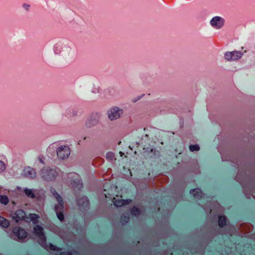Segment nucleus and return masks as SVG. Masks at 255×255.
<instances>
[{"instance_id": "f257e3e1", "label": "nucleus", "mask_w": 255, "mask_h": 255, "mask_svg": "<svg viewBox=\"0 0 255 255\" xmlns=\"http://www.w3.org/2000/svg\"><path fill=\"white\" fill-rule=\"evenodd\" d=\"M12 238L18 241H22L27 237V233L20 227H16L12 230Z\"/></svg>"}, {"instance_id": "f03ea898", "label": "nucleus", "mask_w": 255, "mask_h": 255, "mask_svg": "<svg viewBox=\"0 0 255 255\" xmlns=\"http://www.w3.org/2000/svg\"><path fill=\"white\" fill-rule=\"evenodd\" d=\"M34 234L39 238V244L44 246L46 242V238L43 233V228L40 225H36L33 228Z\"/></svg>"}, {"instance_id": "7ed1b4c3", "label": "nucleus", "mask_w": 255, "mask_h": 255, "mask_svg": "<svg viewBox=\"0 0 255 255\" xmlns=\"http://www.w3.org/2000/svg\"><path fill=\"white\" fill-rule=\"evenodd\" d=\"M41 174L42 178L47 181L55 179L57 175V172L54 170L48 168L43 169Z\"/></svg>"}, {"instance_id": "20e7f679", "label": "nucleus", "mask_w": 255, "mask_h": 255, "mask_svg": "<svg viewBox=\"0 0 255 255\" xmlns=\"http://www.w3.org/2000/svg\"><path fill=\"white\" fill-rule=\"evenodd\" d=\"M57 156L62 159L67 158L70 154V148L67 146H61L57 151Z\"/></svg>"}, {"instance_id": "39448f33", "label": "nucleus", "mask_w": 255, "mask_h": 255, "mask_svg": "<svg viewBox=\"0 0 255 255\" xmlns=\"http://www.w3.org/2000/svg\"><path fill=\"white\" fill-rule=\"evenodd\" d=\"M100 119V115L97 113H93L88 119L86 124L87 127L90 128L97 124Z\"/></svg>"}, {"instance_id": "423d86ee", "label": "nucleus", "mask_w": 255, "mask_h": 255, "mask_svg": "<svg viewBox=\"0 0 255 255\" xmlns=\"http://www.w3.org/2000/svg\"><path fill=\"white\" fill-rule=\"evenodd\" d=\"M242 55L243 54L241 52H228L225 53V58L228 61L237 60L241 58Z\"/></svg>"}, {"instance_id": "0eeeda50", "label": "nucleus", "mask_w": 255, "mask_h": 255, "mask_svg": "<svg viewBox=\"0 0 255 255\" xmlns=\"http://www.w3.org/2000/svg\"><path fill=\"white\" fill-rule=\"evenodd\" d=\"M122 113V110H120L117 107L112 108L109 112V118L111 120H114L119 118L121 114Z\"/></svg>"}, {"instance_id": "6e6552de", "label": "nucleus", "mask_w": 255, "mask_h": 255, "mask_svg": "<svg viewBox=\"0 0 255 255\" xmlns=\"http://www.w3.org/2000/svg\"><path fill=\"white\" fill-rule=\"evenodd\" d=\"M12 218L16 222H18L19 221L24 220L26 218V214L23 210H18L12 215Z\"/></svg>"}, {"instance_id": "1a4fd4ad", "label": "nucleus", "mask_w": 255, "mask_h": 255, "mask_svg": "<svg viewBox=\"0 0 255 255\" xmlns=\"http://www.w3.org/2000/svg\"><path fill=\"white\" fill-rule=\"evenodd\" d=\"M224 23V20L221 17L216 16L211 20V25L216 28H220L223 26Z\"/></svg>"}, {"instance_id": "9d476101", "label": "nucleus", "mask_w": 255, "mask_h": 255, "mask_svg": "<svg viewBox=\"0 0 255 255\" xmlns=\"http://www.w3.org/2000/svg\"><path fill=\"white\" fill-rule=\"evenodd\" d=\"M131 201V200L119 199L116 198H114L113 200L114 205L117 207H121L124 205L128 204Z\"/></svg>"}, {"instance_id": "9b49d317", "label": "nucleus", "mask_w": 255, "mask_h": 255, "mask_svg": "<svg viewBox=\"0 0 255 255\" xmlns=\"http://www.w3.org/2000/svg\"><path fill=\"white\" fill-rule=\"evenodd\" d=\"M77 204L80 207L87 208L89 206V202L86 197H83L77 200Z\"/></svg>"}, {"instance_id": "f8f14e48", "label": "nucleus", "mask_w": 255, "mask_h": 255, "mask_svg": "<svg viewBox=\"0 0 255 255\" xmlns=\"http://www.w3.org/2000/svg\"><path fill=\"white\" fill-rule=\"evenodd\" d=\"M58 203L55 206V212H63L64 209V203L62 198H61V201L59 200H57Z\"/></svg>"}, {"instance_id": "ddd939ff", "label": "nucleus", "mask_w": 255, "mask_h": 255, "mask_svg": "<svg viewBox=\"0 0 255 255\" xmlns=\"http://www.w3.org/2000/svg\"><path fill=\"white\" fill-rule=\"evenodd\" d=\"M190 193L193 194V196L197 199H200L202 197L203 193L201 190L198 188L194 189L190 191Z\"/></svg>"}, {"instance_id": "4468645a", "label": "nucleus", "mask_w": 255, "mask_h": 255, "mask_svg": "<svg viewBox=\"0 0 255 255\" xmlns=\"http://www.w3.org/2000/svg\"><path fill=\"white\" fill-rule=\"evenodd\" d=\"M129 214L128 213L124 214L122 216V217L121 218L120 222L123 225L127 223L129 221Z\"/></svg>"}, {"instance_id": "2eb2a0df", "label": "nucleus", "mask_w": 255, "mask_h": 255, "mask_svg": "<svg viewBox=\"0 0 255 255\" xmlns=\"http://www.w3.org/2000/svg\"><path fill=\"white\" fill-rule=\"evenodd\" d=\"M9 223L8 220L5 218L0 216V226L3 228H7L9 226Z\"/></svg>"}, {"instance_id": "dca6fc26", "label": "nucleus", "mask_w": 255, "mask_h": 255, "mask_svg": "<svg viewBox=\"0 0 255 255\" xmlns=\"http://www.w3.org/2000/svg\"><path fill=\"white\" fill-rule=\"evenodd\" d=\"M227 219L225 216H219V226L220 227H223L226 225Z\"/></svg>"}, {"instance_id": "f3484780", "label": "nucleus", "mask_w": 255, "mask_h": 255, "mask_svg": "<svg viewBox=\"0 0 255 255\" xmlns=\"http://www.w3.org/2000/svg\"><path fill=\"white\" fill-rule=\"evenodd\" d=\"M29 216L30 221H32L33 224H36L38 222V219L39 218V216L38 215L35 214H30Z\"/></svg>"}, {"instance_id": "a211bd4d", "label": "nucleus", "mask_w": 255, "mask_h": 255, "mask_svg": "<svg viewBox=\"0 0 255 255\" xmlns=\"http://www.w3.org/2000/svg\"><path fill=\"white\" fill-rule=\"evenodd\" d=\"M24 192L28 197L31 198H34L35 197V194L33 190L31 189H25L24 190Z\"/></svg>"}, {"instance_id": "6ab92c4d", "label": "nucleus", "mask_w": 255, "mask_h": 255, "mask_svg": "<svg viewBox=\"0 0 255 255\" xmlns=\"http://www.w3.org/2000/svg\"><path fill=\"white\" fill-rule=\"evenodd\" d=\"M71 184L72 185L73 187H75V188H77L79 190H80L83 187V184L80 181H73L71 182Z\"/></svg>"}, {"instance_id": "aec40b11", "label": "nucleus", "mask_w": 255, "mask_h": 255, "mask_svg": "<svg viewBox=\"0 0 255 255\" xmlns=\"http://www.w3.org/2000/svg\"><path fill=\"white\" fill-rule=\"evenodd\" d=\"M0 202L1 204L6 205L9 202V199L6 196L0 195Z\"/></svg>"}, {"instance_id": "412c9836", "label": "nucleus", "mask_w": 255, "mask_h": 255, "mask_svg": "<svg viewBox=\"0 0 255 255\" xmlns=\"http://www.w3.org/2000/svg\"><path fill=\"white\" fill-rule=\"evenodd\" d=\"M131 213L135 216L138 215L140 213V211L137 208L134 207L131 210Z\"/></svg>"}, {"instance_id": "4be33fe9", "label": "nucleus", "mask_w": 255, "mask_h": 255, "mask_svg": "<svg viewBox=\"0 0 255 255\" xmlns=\"http://www.w3.org/2000/svg\"><path fill=\"white\" fill-rule=\"evenodd\" d=\"M189 149L191 151H198L200 149V147L198 144L190 145Z\"/></svg>"}, {"instance_id": "5701e85b", "label": "nucleus", "mask_w": 255, "mask_h": 255, "mask_svg": "<svg viewBox=\"0 0 255 255\" xmlns=\"http://www.w3.org/2000/svg\"><path fill=\"white\" fill-rule=\"evenodd\" d=\"M35 172L33 170L29 169L27 171V172L25 173V174L27 176H29L31 178H33L34 176H35Z\"/></svg>"}, {"instance_id": "b1692460", "label": "nucleus", "mask_w": 255, "mask_h": 255, "mask_svg": "<svg viewBox=\"0 0 255 255\" xmlns=\"http://www.w3.org/2000/svg\"><path fill=\"white\" fill-rule=\"evenodd\" d=\"M63 212H56L57 216L60 221H63L64 219Z\"/></svg>"}, {"instance_id": "393cba45", "label": "nucleus", "mask_w": 255, "mask_h": 255, "mask_svg": "<svg viewBox=\"0 0 255 255\" xmlns=\"http://www.w3.org/2000/svg\"><path fill=\"white\" fill-rule=\"evenodd\" d=\"M106 158L107 159L110 160V161H112L113 160L114 158H115V156H114V154L112 152H108L107 154H106Z\"/></svg>"}, {"instance_id": "a878e982", "label": "nucleus", "mask_w": 255, "mask_h": 255, "mask_svg": "<svg viewBox=\"0 0 255 255\" xmlns=\"http://www.w3.org/2000/svg\"><path fill=\"white\" fill-rule=\"evenodd\" d=\"M52 193L57 200H59L61 201V196L55 190L52 191Z\"/></svg>"}, {"instance_id": "bb28decb", "label": "nucleus", "mask_w": 255, "mask_h": 255, "mask_svg": "<svg viewBox=\"0 0 255 255\" xmlns=\"http://www.w3.org/2000/svg\"><path fill=\"white\" fill-rule=\"evenodd\" d=\"M38 160H39V162H41V163H42V164L45 163V158L42 155H39Z\"/></svg>"}, {"instance_id": "cd10ccee", "label": "nucleus", "mask_w": 255, "mask_h": 255, "mask_svg": "<svg viewBox=\"0 0 255 255\" xmlns=\"http://www.w3.org/2000/svg\"><path fill=\"white\" fill-rule=\"evenodd\" d=\"M5 169V165L2 161H0V172H2Z\"/></svg>"}, {"instance_id": "c85d7f7f", "label": "nucleus", "mask_w": 255, "mask_h": 255, "mask_svg": "<svg viewBox=\"0 0 255 255\" xmlns=\"http://www.w3.org/2000/svg\"><path fill=\"white\" fill-rule=\"evenodd\" d=\"M73 255L72 252H64V253H62V254H61V255Z\"/></svg>"}, {"instance_id": "c756f323", "label": "nucleus", "mask_w": 255, "mask_h": 255, "mask_svg": "<svg viewBox=\"0 0 255 255\" xmlns=\"http://www.w3.org/2000/svg\"><path fill=\"white\" fill-rule=\"evenodd\" d=\"M23 6L26 9V10H28L30 7V5L26 3H24Z\"/></svg>"}, {"instance_id": "7c9ffc66", "label": "nucleus", "mask_w": 255, "mask_h": 255, "mask_svg": "<svg viewBox=\"0 0 255 255\" xmlns=\"http://www.w3.org/2000/svg\"><path fill=\"white\" fill-rule=\"evenodd\" d=\"M49 248H50V250H51L52 251L56 250V247L52 245H50V246Z\"/></svg>"}, {"instance_id": "2f4dec72", "label": "nucleus", "mask_w": 255, "mask_h": 255, "mask_svg": "<svg viewBox=\"0 0 255 255\" xmlns=\"http://www.w3.org/2000/svg\"><path fill=\"white\" fill-rule=\"evenodd\" d=\"M156 151H157L156 150H153V149H152L151 150V152H154V154H156Z\"/></svg>"}, {"instance_id": "473e14b6", "label": "nucleus", "mask_w": 255, "mask_h": 255, "mask_svg": "<svg viewBox=\"0 0 255 255\" xmlns=\"http://www.w3.org/2000/svg\"><path fill=\"white\" fill-rule=\"evenodd\" d=\"M73 116H76L77 115V112L76 111H73Z\"/></svg>"}]
</instances>
